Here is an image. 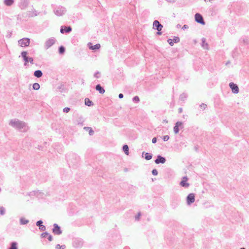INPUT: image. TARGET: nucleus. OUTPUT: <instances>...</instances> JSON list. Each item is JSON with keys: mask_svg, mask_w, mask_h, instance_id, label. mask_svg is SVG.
I'll use <instances>...</instances> for the list:
<instances>
[{"mask_svg": "<svg viewBox=\"0 0 249 249\" xmlns=\"http://www.w3.org/2000/svg\"><path fill=\"white\" fill-rule=\"evenodd\" d=\"M28 222H29V220L25 219L24 218H21L20 219V223L21 225L27 224V223H28Z\"/></svg>", "mask_w": 249, "mask_h": 249, "instance_id": "nucleus-23", "label": "nucleus"}, {"mask_svg": "<svg viewBox=\"0 0 249 249\" xmlns=\"http://www.w3.org/2000/svg\"><path fill=\"white\" fill-rule=\"evenodd\" d=\"M173 40L174 43H178L179 42L180 39L178 37L175 36Z\"/></svg>", "mask_w": 249, "mask_h": 249, "instance_id": "nucleus-29", "label": "nucleus"}, {"mask_svg": "<svg viewBox=\"0 0 249 249\" xmlns=\"http://www.w3.org/2000/svg\"><path fill=\"white\" fill-rule=\"evenodd\" d=\"M96 89L99 91V92L102 94L105 92V89L100 85H97L96 86Z\"/></svg>", "mask_w": 249, "mask_h": 249, "instance_id": "nucleus-18", "label": "nucleus"}, {"mask_svg": "<svg viewBox=\"0 0 249 249\" xmlns=\"http://www.w3.org/2000/svg\"><path fill=\"white\" fill-rule=\"evenodd\" d=\"M195 20L197 23H200L202 25L205 24V22L203 20L202 16L198 13H196L195 15Z\"/></svg>", "mask_w": 249, "mask_h": 249, "instance_id": "nucleus-9", "label": "nucleus"}, {"mask_svg": "<svg viewBox=\"0 0 249 249\" xmlns=\"http://www.w3.org/2000/svg\"><path fill=\"white\" fill-rule=\"evenodd\" d=\"M167 42L169 43V44L171 45V46H173L174 45V42H173V40L171 39H168V40H167Z\"/></svg>", "mask_w": 249, "mask_h": 249, "instance_id": "nucleus-31", "label": "nucleus"}, {"mask_svg": "<svg viewBox=\"0 0 249 249\" xmlns=\"http://www.w3.org/2000/svg\"><path fill=\"white\" fill-rule=\"evenodd\" d=\"M152 173L154 176H157L158 175V171L156 169H153L152 171Z\"/></svg>", "mask_w": 249, "mask_h": 249, "instance_id": "nucleus-34", "label": "nucleus"}, {"mask_svg": "<svg viewBox=\"0 0 249 249\" xmlns=\"http://www.w3.org/2000/svg\"><path fill=\"white\" fill-rule=\"evenodd\" d=\"M200 107L202 109H205L207 107V105L205 104H202L200 105Z\"/></svg>", "mask_w": 249, "mask_h": 249, "instance_id": "nucleus-38", "label": "nucleus"}, {"mask_svg": "<svg viewBox=\"0 0 249 249\" xmlns=\"http://www.w3.org/2000/svg\"><path fill=\"white\" fill-rule=\"evenodd\" d=\"M65 48L63 46H61L59 48V52L60 53L62 54L65 52Z\"/></svg>", "mask_w": 249, "mask_h": 249, "instance_id": "nucleus-27", "label": "nucleus"}, {"mask_svg": "<svg viewBox=\"0 0 249 249\" xmlns=\"http://www.w3.org/2000/svg\"><path fill=\"white\" fill-rule=\"evenodd\" d=\"M71 27H68V28H67L66 31H65V32L69 33V32H71Z\"/></svg>", "mask_w": 249, "mask_h": 249, "instance_id": "nucleus-39", "label": "nucleus"}, {"mask_svg": "<svg viewBox=\"0 0 249 249\" xmlns=\"http://www.w3.org/2000/svg\"><path fill=\"white\" fill-rule=\"evenodd\" d=\"M195 195L194 193L189 194L186 198V202L188 205H190L193 203L195 200Z\"/></svg>", "mask_w": 249, "mask_h": 249, "instance_id": "nucleus-6", "label": "nucleus"}, {"mask_svg": "<svg viewBox=\"0 0 249 249\" xmlns=\"http://www.w3.org/2000/svg\"><path fill=\"white\" fill-rule=\"evenodd\" d=\"M14 3V0H4V3L7 6H11Z\"/></svg>", "mask_w": 249, "mask_h": 249, "instance_id": "nucleus-21", "label": "nucleus"}, {"mask_svg": "<svg viewBox=\"0 0 249 249\" xmlns=\"http://www.w3.org/2000/svg\"><path fill=\"white\" fill-rule=\"evenodd\" d=\"M9 249H18L17 243L16 242H12L11 244V247Z\"/></svg>", "mask_w": 249, "mask_h": 249, "instance_id": "nucleus-24", "label": "nucleus"}, {"mask_svg": "<svg viewBox=\"0 0 249 249\" xmlns=\"http://www.w3.org/2000/svg\"><path fill=\"white\" fill-rule=\"evenodd\" d=\"M141 213H139L138 214L135 216V219L136 220H139L140 219V216H141Z\"/></svg>", "mask_w": 249, "mask_h": 249, "instance_id": "nucleus-37", "label": "nucleus"}, {"mask_svg": "<svg viewBox=\"0 0 249 249\" xmlns=\"http://www.w3.org/2000/svg\"><path fill=\"white\" fill-rule=\"evenodd\" d=\"M55 40L54 38L52 37L47 40L45 43V47L46 49H49L54 44Z\"/></svg>", "mask_w": 249, "mask_h": 249, "instance_id": "nucleus-7", "label": "nucleus"}, {"mask_svg": "<svg viewBox=\"0 0 249 249\" xmlns=\"http://www.w3.org/2000/svg\"><path fill=\"white\" fill-rule=\"evenodd\" d=\"M84 129L86 130H89V134L90 136H92L94 134V131L92 129L91 127H85Z\"/></svg>", "mask_w": 249, "mask_h": 249, "instance_id": "nucleus-22", "label": "nucleus"}, {"mask_svg": "<svg viewBox=\"0 0 249 249\" xmlns=\"http://www.w3.org/2000/svg\"><path fill=\"white\" fill-rule=\"evenodd\" d=\"M152 156L151 154H150L148 153H146L145 154V159L146 160H150L152 159Z\"/></svg>", "mask_w": 249, "mask_h": 249, "instance_id": "nucleus-26", "label": "nucleus"}, {"mask_svg": "<svg viewBox=\"0 0 249 249\" xmlns=\"http://www.w3.org/2000/svg\"><path fill=\"white\" fill-rule=\"evenodd\" d=\"M70 108L69 107H66L63 108V112L65 113H68L70 111Z\"/></svg>", "mask_w": 249, "mask_h": 249, "instance_id": "nucleus-32", "label": "nucleus"}, {"mask_svg": "<svg viewBox=\"0 0 249 249\" xmlns=\"http://www.w3.org/2000/svg\"><path fill=\"white\" fill-rule=\"evenodd\" d=\"M229 87L231 89L233 93L237 94L239 92V88L236 84L233 82H231L229 84Z\"/></svg>", "mask_w": 249, "mask_h": 249, "instance_id": "nucleus-8", "label": "nucleus"}, {"mask_svg": "<svg viewBox=\"0 0 249 249\" xmlns=\"http://www.w3.org/2000/svg\"><path fill=\"white\" fill-rule=\"evenodd\" d=\"M99 74V72H96L95 74H94V77H96V78H98L99 76H98V75Z\"/></svg>", "mask_w": 249, "mask_h": 249, "instance_id": "nucleus-45", "label": "nucleus"}, {"mask_svg": "<svg viewBox=\"0 0 249 249\" xmlns=\"http://www.w3.org/2000/svg\"><path fill=\"white\" fill-rule=\"evenodd\" d=\"M34 76L36 77L37 78H40L42 76L43 74L41 71L37 70L34 72Z\"/></svg>", "mask_w": 249, "mask_h": 249, "instance_id": "nucleus-17", "label": "nucleus"}, {"mask_svg": "<svg viewBox=\"0 0 249 249\" xmlns=\"http://www.w3.org/2000/svg\"><path fill=\"white\" fill-rule=\"evenodd\" d=\"M179 127L181 128L183 127L182 123L178 121L176 123L174 127V132L176 134L178 133Z\"/></svg>", "mask_w": 249, "mask_h": 249, "instance_id": "nucleus-11", "label": "nucleus"}, {"mask_svg": "<svg viewBox=\"0 0 249 249\" xmlns=\"http://www.w3.org/2000/svg\"><path fill=\"white\" fill-rule=\"evenodd\" d=\"M48 240L50 241H51L52 240H53V237H52V236L51 235H49V237H48Z\"/></svg>", "mask_w": 249, "mask_h": 249, "instance_id": "nucleus-43", "label": "nucleus"}, {"mask_svg": "<svg viewBox=\"0 0 249 249\" xmlns=\"http://www.w3.org/2000/svg\"><path fill=\"white\" fill-rule=\"evenodd\" d=\"M28 53L26 51H23L21 53V56L24 61V65L26 66L29 62L31 64H34V59L33 57L27 56Z\"/></svg>", "mask_w": 249, "mask_h": 249, "instance_id": "nucleus-2", "label": "nucleus"}, {"mask_svg": "<svg viewBox=\"0 0 249 249\" xmlns=\"http://www.w3.org/2000/svg\"><path fill=\"white\" fill-rule=\"evenodd\" d=\"M180 99L181 100H184L186 98V95L184 93L180 95Z\"/></svg>", "mask_w": 249, "mask_h": 249, "instance_id": "nucleus-33", "label": "nucleus"}, {"mask_svg": "<svg viewBox=\"0 0 249 249\" xmlns=\"http://www.w3.org/2000/svg\"><path fill=\"white\" fill-rule=\"evenodd\" d=\"M188 28V26L187 25H184L183 27H182V29L183 30H185V29H186Z\"/></svg>", "mask_w": 249, "mask_h": 249, "instance_id": "nucleus-44", "label": "nucleus"}, {"mask_svg": "<svg viewBox=\"0 0 249 249\" xmlns=\"http://www.w3.org/2000/svg\"><path fill=\"white\" fill-rule=\"evenodd\" d=\"M33 88L35 90H38L40 88V85L38 83H35L33 85Z\"/></svg>", "mask_w": 249, "mask_h": 249, "instance_id": "nucleus-25", "label": "nucleus"}, {"mask_svg": "<svg viewBox=\"0 0 249 249\" xmlns=\"http://www.w3.org/2000/svg\"><path fill=\"white\" fill-rule=\"evenodd\" d=\"M62 247L60 245H57L56 246V249H60V248Z\"/></svg>", "mask_w": 249, "mask_h": 249, "instance_id": "nucleus-47", "label": "nucleus"}, {"mask_svg": "<svg viewBox=\"0 0 249 249\" xmlns=\"http://www.w3.org/2000/svg\"><path fill=\"white\" fill-rule=\"evenodd\" d=\"M123 97H124V95H123V94L122 93H120V94H119V98H121H121H123Z\"/></svg>", "mask_w": 249, "mask_h": 249, "instance_id": "nucleus-46", "label": "nucleus"}, {"mask_svg": "<svg viewBox=\"0 0 249 249\" xmlns=\"http://www.w3.org/2000/svg\"><path fill=\"white\" fill-rule=\"evenodd\" d=\"M188 178L186 177H184L182 178V180L180 182V185L184 187H188L189 186V183L187 181Z\"/></svg>", "mask_w": 249, "mask_h": 249, "instance_id": "nucleus-13", "label": "nucleus"}, {"mask_svg": "<svg viewBox=\"0 0 249 249\" xmlns=\"http://www.w3.org/2000/svg\"><path fill=\"white\" fill-rule=\"evenodd\" d=\"M28 15L30 17H34L38 15V12L35 9H32L31 11H29Z\"/></svg>", "mask_w": 249, "mask_h": 249, "instance_id": "nucleus-15", "label": "nucleus"}, {"mask_svg": "<svg viewBox=\"0 0 249 249\" xmlns=\"http://www.w3.org/2000/svg\"><path fill=\"white\" fill-rule=\"evenodd\" d=\"M91 45H92V44L91 43H89L88 44L89 49L91 50H93L99 49L101 47L100 44H97L93 46H92Z\"/></svg>", "mask_w": 249, "mask_h": 249, "instance_id": "nucleus-16", "label": "nucleus"}, {"mask_svg": "<svg viewBox=\"0 0 249 249\" xmlns=\"http://www.w3.org/2000/svg\"><path fill=\"white\" fill-rule=\"evenodd\" d=\"M240 249H245L244 248H241Z\"/></svg>", "mask_w": 249, "mask_h": 249, "instance_id": "nucleus-51", "label": "nucleus"}, {"mask_svg": "<svg viewBox=\"0 0 249 249\" xmlns=\"http://www.w3.org/2000/svg\"><path fill=\"white\" fill-rule=\"evenodd\" d=\"M140 101V99L138 96H136L133 98V101L136 102H139Z\"/></svg>", "mask_w": 249, "mask_h": 249, "instance_id": "nucleus-30", "label": "nucleus"}, {"mask_svg": "<svg viewBox=\"0 0 249 249\" xmlns=\"http://www.w3.org/2000/svg\"><path fill=\"white\" fill-rule=\"evenodd\" d=\"M42 221L41 220H39V221H38L36 222V225H37V226H39V227H40V226H41V225H42Z\"/></svg>", "mask_w": 249, "mask_h": 249, "instance_id": "nucleus-36", "label": "nucleus"}, {"mask_svg": "<svg viewBox=\"0 0 249 249\" xmlns=\"http://www.w3.org/2000/svg\"><path fill=\"white\" fill-rule=\"evenodd\" d=\"M65 31H66V29H65V30L61 28V30H60V32L62 33V34H63L64 33V32H65Z\"/></svg>", "mask_w": 249, "mask_h": 249, "instance_id": "nucleus-48", "label": "nucleus"}, {"mask_svg": "<svg viewBox=\"0 0 249 249\" xmlns=\"http://www.w3.org/2000/svg\"><path fill=\"white\" fill-rule=\"evenodd\" d=\"M166 161V159L165 158L162 157L160 155H158L157 156V159L155 160V162L156 164L159 163H164Z\"/></svg>", "mask_w": 249, "mask_h": 249, "instance_id": "nucleus-12", "label": "nucleus"}, {"mask_svg": "<svg viewBox=\"0 0 249 249\" xmlns=\"http://www.w3.org/2000/svg\"><path fill=\"white\" fill-rule=\"evenodd\" d=\"M48 235H49V233L47 232H45L42 234V236L44 237H46V236Z\"/></svg>", "mask_w": 249, "mask_h": 249, "instance_id": "nucleus-41", "label": "nucleus"}, {"mask_svg": "<svg viewBox=\"0 0 249 249\" xmlns=\"http://www.w3.org/2000/svg\"><path fill=\"white\" fill-rule=\"evenodd\" d=\"M153 26V28L158 31V32L157 33V34L159 35H161V32H160V31L161 30V29L163 27V26L160 23L159 21H158L157 20H156L154 21Z\"/></svg>", "mask_w": 249, "mask_h": 249, "instance_id": "nucleus-4", "label": "nucleus"}, {"mask_svg": "<svg viewBox=\"0 0 249 249\" xmlns=\"http://www.w3.org/2000/svg\"><path fill=\"white\" fill-rule=\"evenodd\" d=\"M166 0L169 2H174L176 1V0Z\"/></svg>", "mask_w": 249, "mask_h": 249, "instance_id": "nucleus-49", "label": "nucleus"}, {"mask_svg": "<svg viewBox=\"0 0 249 249\" xmlns=\"http://www.w3.org/2000/svg\"><path fill=\"white\" fill-rule=\"evenodd\" d=\"M9 124L13 128L21 132H26L29 129V127L25 122L17 118L10 120Z\"/></svg>", "mask_w": 249, "mask_h": 249, "instance_id": "nucleus-1", "label": "nucleus"}, {"mask_svg": "<svg viewBox=\"0 0 249 249\" xmlns=\"http://www.w3.org/2000/svg\"><path fill=\"white\" fill-rule=\"evenodd\" d=\"M152 143H155L156 142H157L156 138H155V137L153 138L152 139Z\"/></svg>", "mask_w": 249, "mask_h": 249, "instance_id": "nucleus-42", "label": "nucleus"}, {"mask_svg": "<svg viewBox=\"0 0 249 249\" xmlns=\"http://www.w3.org/2000/svg\"><path fill=\"white\" fill-rule=\"evenodd\" d=\"M5 213V209L3 207H0V214L3 215Z\"/></svg>", "mask_w": 249, "mask_h": 249, "instance_id": "nucleus-28", "label": "nucleus"}, {"mask_svg": "<svg viewBox=\"0 0 249 249\" xmlns=\"http://www.w3.org/2000/svg\"><path fill=\"white\" fill-rule=\"evenodd\" d=\"M179 113H181L182 112V108H179L178 109Z\"/></svg>", "mask_w": 249, "mask_h": 249, "instance_id": "nucleus-50", "label": "nucleus"}, {"mask_svg": "<svg viewBox=\"0 0 249 249\" xmlns=\"http://www.w3.org/2000/svg\"><path fill=\"white\" fill-rule=\"evenodd\" d=\"M85 104L86 106L90 107L93 105L92 101H91L89 98H86L85 100Z\"/></svg>", "mask_w": 249, "mask_h": 249, "instance_id": "nucleus-19", "label": "nucleus"}, {"mask_svg": "<svg viewBox=\"0 0 249 249\" xmlns=\"http://www.w3.org/2000/svg\"><path fill=\"white\" fill-rule=\"evenodd\" d=\"M204 0L205 2H206L207 0Z\"/></svg>", "mask_w": 249, "mask_h": 249, "instance_id": "nucleus-52", "label": "nucleus"}, {"mask_svg": "<svg viewBox=\"0 0 249 249\" xmlns=\"http://www.w3.org/2000/svg\"><path fill=\"white\" fill-rule=\"evenodd\" d=\"M66 11V10L65 8L62 7H59L56 8L54 10V13L57 16H62L65 13Z\"/></svg>", "mask_w": 249, "mask_h": 249, "instance_id": "nucleus-5", "label": "nucleus"}, {"mask_svg": "<svg viewBox=\"0 0 249 249\" xmlns=\"http://www.w3.org/2000/svg\"><path fill=\"white\" fill-rule=\"evenodd\" d=\"M53 232L57 235H60L62 233V231L60 230V228L57 224H53Z\"/></svg>", "mask_w": 249, "mask_h": 249, "instance_id": "nucleus-10", "label": "nucleus"}, {"mask_svg": "<svg viewBox=\"0 0 249 249\" xmlns=\"http://www.w3.org/2000/svg\"><path fill=\"white\" fill-rule=\"evenodd\" d=\"M169 139V137L168 135L164 136L163 137V140L164 141H167Z\"/></svg>", "mask_w": 249, "mask_h": 249, "instance_id": "nucleus-35", "label": "nucleus"}, {"mask_svg": "<svg viewBox=\"0 0 249 249\" xmlns=\"http://www.w3.org/2000/svg\"><path fill=\"white\" fill-rule=\"evenodd\" d=\"M123 150L126 155L129 154V148L127 145L125 144L123 146Z\"/></svg>", "mask_w": 249, "mask_h": 249, "instance_id": "nucleus-20", "label": "nucleus"}, {"mask_svg": "<svg viewBox=\"0 0 249 249\" xmlns=\"http://www.w3.org/2000/svg\"><path fill=\"white\" fill-rule=\"evenodd\" d=\"M202 43H201V47L205 50H209V45L208 43L206 42V40L205 38H202L201 39Z\"/></svg>", "mask_w": 249, "mask_h": 249, "instance_id": "nucleus-14", "label": "nucleus"}, {"mask_svg": "<svg viewBox=\"0 0 249 249\" xmlns=\"http://www.w3.org/2000/svg\"><path fill=\"white\" fill-rule=\"evenodd\" d=\"M30 39L28 38H23L18 41V45L21 47H25L29 46Z\"/></svg>", "mask_w": 249, "mask_h": 249, "instance_id": "nucleus-3", "label": "nucleus"}, {"mask_svg": "<svg viewBox=\"0 0 249 249\" xmlns=\"http://www.w3.org/2000/svg\"><path fill=\"white\" fill-rule=\"evenodd\" d=\"M39 229L41 230V231H45L46 229V228L44 225H42L41 226H40Z\"/></svg>", "mask_w": 249, "mask_h": 249, "instance_id": "nucleus-40", "label": "nucleus"}]
</instances>
